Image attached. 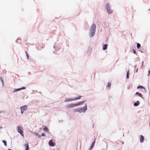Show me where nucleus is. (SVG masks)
Segmentation results:
<instances>
[{
  "mask_svg": "<svg viewBox=\"0 0 150 150\" xmlns=\"http://www.w3.org/2000/svg\"><path fill=\"white\" fill-rule=\"evenodd\" d=\"M24 146L25 147V150H29V147L28 142H26L25 144L24 145Z\"/></svg>",
  "mask_w": 150,
  "mask_h": 150,
  "instance_id": "9d476101",
  "label": "nucleus"
},
{
  "mask_svg": "<svg viewBox=\"0 0 150 150\" xmlns=\"http://www.w3.org/2000/svg\"><path fill=\"white\" fill-rule=\"evenodd\" d=\"M86 102V100H83L78 102V103H76V106H78L80 105H82L83 104Z\"/></svg>",
  "mask_w": 150,
  "mask_h": 150,
  "instance_id": "6e6552de",
  "label": "nucleus"
},
{
  "mask_svg": "<svg viewBox=\"0 0 150 150\" xmlns=\"http://www.w3.org/2000/svg\"><path fill=\"white\" fill-rule=\"evenodd\" d=\"M140 103L139 101H137L136 102L134 103V105L135 106H137Z\"/></svg>",
  "mask_w": 150,
  "mask_h": 150,
  "instance_id": "f3484780",
  "label": "nucleus"
},
{
  "mask_svg": "<svg viewBox=\"0 0 150 150\" xmlns=\"http://www.w3.org/2000/svg\"><path fill=\"white\" fill-rule=\"evenodd\" d=\"M81 97H82V96H79L78 97H76L75 98H74V100H78V99H80L81 98Z\"/></svg>",
  "mask_w": 150,
  "mask_h": 150,
  "instance_id": "6ab92c4d",
  "label": "nucleus"
},
{
  "mask_svg": "<svg viewBox=\"0 0 150 150\" xmlns=\"http://www.w3.org/2000/svg\"><path fill=\"white\" fill-rule=\"evenodd\" d=\"M96 25L93 23L91 26L89 30V35L90 37H93L95 34L96 29Z\"/></svg>",
  "mask_w": 150,
  "mask_h": 150,
  "instance_id": "f257e3e1",
  "label": "nucleus"
},
{
  "mask_svg": "<svg viewBox=\"0 0 150 150\" xmlns=\"http://www.w3.org/2000/svg\"><path fill=\"white\" fill-rule=\"evenodd\" d=\"M138 71V68H137L136 69V72H137V71Z\"/></svg>",
  "mask_w": 150,
  "mask_h": 150,
  "instance_id": "58836bf2",
  "label": "nucleus"
},
{
  "mask_svg": "<svg viewBox=\"0 0 150 150\" xmlns=\"http://www.w3.org/2000/svg\"><path fill=\"white\" fill-rule=\"evenodd\" d=\"M150 75V70H149L148 71V74H147V76H149Z\"/></svg>",
  "mask_w": 150,
  "mask_h": 150,
  "instance_id": "72a5a7b5",
  "label": "nucleus"
},
{
  "mask_svg": "<svg viewBox=\"0 0 150 150\" xmlns=\"http://www.w3.org/2000/svg\"><path fill=\"white\" fill-rule=\"evenodd\" d=\"M17 131L18 133H22V132H23V131L22 129H23V128L21 126L18 125L17 127Z\"/></svg>",
  "mask_w": 150,
  "mask_h": 150,
  "instance_id": "39448f33",
  "label": "nucleus"
},
{
  "mask_svg": "<svg viewBox=\"0 0 150 150\" xmlns=\"http://www.w3.org/2000/svg\"><path fill=\"white\" fill-rule=\"evenodd\" d=\"M20 134L22 136V137H23L24 135V134H23V132H22V133H21Z\"/></svg>",
  "mask_w": 150,
  "mask_h": 150,
  "instance_id": "c9c22d12",
  "label": "nucleus"
},
{
  "mask_svg": "<svg viewBox=\"0 0 150 150\" xmlns=\"http://www.w3.org/2000/svg\"><path fill=\"white\" fill-rule=\"evenodd\" d=\"M20 108L22 109L23 111L27 109V105H24L23 106H21L20 107Z\"/></svg>",
  "mask_w": 150,
  "mask_h": 150,
  "instance_id": "f8f14e48",
  "label": "nucleus"
},
{
  "mask_svg": "<svg viewBox=\"0 0 150 150\" xmlns=\"http://www.w3.org/2000/svg\"><path fill=\"white\" fill-rule=\"evenodd\" d=\"M111 86V83L110 82H109L108 83V85H107L108 87H110Z\"/></svg>",
  "mask_w": 150,
  "mask_h": 150,
  "instance_id": "bb28decb",
  "label": "nucleus"
},
{
  "mask_svg": "<svg viewBox=\"0 0 150 150\" xmlns=\"http://www.w3.org/2000/svg\"><path fill=\"white\" fill-rule=\"evenodd\" d=\"M87 104L86 103L85 104V105L83 107L76 108L74 110V112H79L80 113L82 112H85L87 110Z\"/></svg>",
  "mask_w": 150,
  "mask_h": 150,
  "instance_id": "f03ea898",
  "label": "nucleus"
},
{
  "mask_svg": "<svg viewBox=\"0 0 150 150\" xmlns=\"http://www.w3.org/2000/svg\"><path fill=\"white\" fill-rule=\"evenodd\" d=\"M144 61H143L142 62V67L143 65V64H144Z\"/></svg>",
  "mask_w": 150,
  "mask_h": 150,
  "instance_id": "4c0bfd02",
  "label": "nucleus"
},
{
  "mask_svg": "<svg viewBox=\"0 0 150 150\" xmlns=\"http://www.w3.org/2000/svg\"><path fill=\"white\" fill-rule=\"evenodd\" d=\"M48 144L49 146H54L55 145L54 142H53L52 140V139H51L49 141Z\"/></svg>",
  "mask_w": 150,
  "mask_h": 150,
  "instance_id": "0eeeda50",
  "label": "nucleus"
},
{
  "mask_svg": "<svg viewBox=\"0 0 150 150\" xmlns=\"http://www.w3.org/2000/svg\"><path fill=\"white\" fill-rule=\"evenodd\" d=\"M2 128H3V127H1V126L0 127V129H2Z\"/></svg>",
  "mask_w": 150,
  "mask_h": 150,
  "instance_id": "a19ab883",
  "label": "nucleus"
},
{
  "mask_svg": "<svg viewBox=\"0 0 150 150\" xmlns=\"http://www.w3.org/2000/svg\"><path fill=\"white\" fill-rule=\"evenodd\" d=\"M120 142H121L122 144H123V142L122 141H120Z\"/></svg>",
  "mask_w": 150,
  "mask_h": 150,
  "instance_id": "ea45409f",
  "label": "nucleus"
},
{
  "mask_svg": "<svg viewBox=\"0 0 150 150\" xmlns=\"http://www.w3.org/2000/svg\"><path fill=\"white\" fill-rule=\"evenodd\" d=\"M135 94L136 95H138L140 97L143 98L142 95L140 93H139L138 92H137L135 93Z\"/></svg>",
  "mask_w": 150,
  "mask_h": 150,
  "instance_id": "dca6fc26",
  "label": "nucleus"
},
{
  "mask_svg": "<svg viewBox=\"0 0 150 150\" xmlns=\"http://www.w3.org/2000/svg\"><path fill=\"white\" fill-rule=\"evenodd\" d=\"M43 130L44 131L46 132H48L49 129L47 126H43Z\"/></svg>",
  "mask_w": 150,
  "mask_h": 150,
  "instance_id": "4468645a",
  "label": "nucleus"
},
{
  "mask_svg": "<svg viewBox=\"0 0 150 150\" xmlns=\"http://www.w3.org/2000/svg\"><path fill=\"white\" fill-rule=\"evenodd\" d=\"M139 88H140L141 89H143V88H144V87L142 86H139L137 87V89H139Z\"/></svg>",
  "mask_w": 150,
  "mask_h": 150,
  "instance_id": "4be33fe9",
  "label": "nucleus"
},
{
  "mask_svg": "<svg viewBox=\"0 0 150 150\" xmlns=\"http://www.w3.org/2000/svg\"><path fill=\"white\" fill-rule=\"evenodd\" d=\"M61 46L60 45V44H59L58 42H55L54 45L53 46L54 48L56 50H59L60 49Z\"/></svg>",
  "mask_w": 150,
  "mask_h": 150,
  "instance_id": "20e7f679",
  "label": "nucleus"
},
{
  "mask_svg": "<svg viewBox=\"0 0 150 150\" xmlns=\"http://www.w3.org/2000/svg\"><path fill=\"white\" fill-rule=\"evenodd\" d=\"M25 53L26 54V57H27V59H29V56L27 52L26 51L25 52Z\"/></svg>",
  "mask_w": 150,
  "mask_h": 150,
  "instance_id": "393cba45",
  "label": "nucleus"
},
{
  "mask_svg": "<svg viewBox=\"0 0 150 150\" xmlns=\"http://www.w3.org/2000/svg\"><path fill=\"white\" fill-rule=\"evenodd\" d=\"M8 150H13V149H8Z\"/></svg>",
  "mask_w": 150,
  "mask_h": 150,
  "instance_id": "79ce46f5",
  "label": "nucleus"
},
{
  "mask_svg": "<svg viewBox=\"0 0 150 150\" xmlns=\"http://www.w3.org/2000/svg\"><path fill=\"white\" fill-rule=\"evenodd\" d=\"M0 113H6V111L5 110H2L0 111Z\"/></svg>",
  "mask_w": 150,
  "mask_h": 150,
  "instance_id": "c756f323",
  "label": "nucleus"
},
{
  "mask_svg": "<svg viewBox=\"0 0 150 150\" xmlns=\"http://www.w3.org/2000/svg\"><path fill=\"white\" fill-rule=\"evenodd\" d=\"M76 106V104H70L66 105V107L68 108H73Z\"/></svg>",
  "mask_w": 150,
  "mask_h": 150,
  "instance_id": "423d86ee",
  "label": "nucleus"
},
{
  "mask_svg": "<svg viewBox=\"0 0 150 150\" xmlns=\"http://www.w3.org/2000/svg\"><path fill=\"white\" fill-rule=\"evenodd\" d=\"M21 90H23V89H26V87H23L21 88H20Z\"/></svg>",
  "mask_w": 150,
  "mask_h": 150,
  "instance_id": "7c9ffc66",
  "label": "nucleus"
},
{
  "mask_svg": "<svg viewBox=\"0 0 150 150\" xmlns=\"http://www.w3.org/2000/svg\"><path fill=\"white\" fill-rule=\"evenodd\" d=\"M74 100V98H66L64 100V102H67Z\"/></svg>",
  "mask_w": 150,
  "mask_h": 150,
  "instance_id": "1a4fd4ad",
  "label": "nucleus"
},
{
  "mask_svg": "<svg viewBox=\"0 0 150 150\" xmlns=\"http://www.w3.org/2000/svg\"><path fill=\"white\" fill-rule=\"evenodd\" d=\"M141 46V45L139 43H137V47L138 49H139Z\"/></svg>",
  "mask_w": 150,
  "mask_h": 150,
  "instance_id": "aec40b11",
  "label": "nucleus"
},
{
  "mask_svg": "<svg viewBox=\"0 0 150 150\" xmlns=\"http://www.w3.org/2000/svg\"><path fill=\"white\" fill-rule=\"evenodd\" d=\"M133 53L134 54H136V51L135 50L133 49Z\"/></svg>",
  "mask_w": 150,
  "mask_h": 150,
  "instance_id": "2f4dec72",
  "label": "nucleus"
},
{
  "mask_svg": "<svg viewBox=\"0 0 150 150\" xmlns=\"http://www.w3.org/2000/svg\"><path fill=\"white\" fill-rule=\"evenodd\" d=\"M21 41V40L20 39H17L16 40V43H20V42Z\"/></svg>",
  "mask_w": 150,
  "mask_h": 150,
  "instance_id": "c85d7f7f",
  "label": "nucleus"
},
{
  "mask_svg": "<svg viewBox=\"0 0 150 150\" xmlns=\"http://www.w3.org/2000/svg\"><path fill=\"white\" fill-rule=\"evenodd\" d=\"M34 134L36 135H37L38 137V138H40L41 137V135H40L38 134L35 132L34 133Z\"/></svg>",
  "mask_w": 150,
  "mask_h": 150,
  "instance_id": "a878e982",
  "label": "nucleus"
},
{
  "mask_svg": "<svg viewBox=\"0 0 150 150\" xmlns=\"http://www.w3.org/2000/svg\"><path fill=\"white\" fill-rule=\"evenodd\" d=\"M54 53H55V54H56V53H55L54 52Z\"/></svg>",
  "mask_w": 150,
  "mask_h": 150,
  "instance_id": "c03bdc74",
  "label": "nucleus"
},
{
  "mask_svg": "<svg viewBox=\"0 0 150 150\" xmlns=\"http://www.w3.org/2000/svg\"><path fill=\"white\" fill-rule=\"evenodd\" d=\"M40 50L41 49H42L43 47V45H39V49L40 48Z\"/></svg>",
  "mask_w": 150,
  "mask_h": 150,
  "instance_id": "cd10ccee",
  "label": "nucleus"
},
{
  "mask_svg": "<svg viewBox=\"0 0 150 150\" xmlns=\"http://www.w3.org/2000/svg\"><path fill=\"white\" fill-rule=\"evenodd\" d=\"M140 141L141 143H143L144 141V136L141 135L140 136Z\"/></svg>",
  "mask_w": 150,
  "mask_h": 150,
  "instance_id": "9b49d317",
  "label": "nucleus"
},
{
  "mask_svg": "<svg viewBox=\"0 0 150 150\" xmlns=\"http://www.w3.org/2000/svg\"><path fill=\"white\" fill-rule=\"evenodd\" d=\"M144 91V92H146V89H145V88L144 87V88H143Z\"/></svg>",
  "mask_w": 150,
  "mask_h": 150,
  "instance_id": "e433bc0d",
  "label": "nucleus"
},
{
  "mask_svg": "<svg viewBox=\"0 0 150 150\" xmlns=\"http://www.w3.org/2000/svg\"><path fill=\"white\" fill-rule=\"evenodd\" d=\"M0 80L1 81V82L2 83V86H3V87L4 86V80H3V79L2 78V77H1L0 78Z\"/></svg>",
  "mask_w": 150,
  "mask_h": 150,
  "instance_id": "a211bd4d",
  "label": "nucleus"
},
{
  "mask_svg": "<svg viewBox=\"0 0 150 150\" xmlns=\"http://www.w3.org/2000/svg\"><path fill=\"white\" fill-rule=\"evenodd\" d=\"M21 110V114H23V113L24 111L21 108H20Z\"/></svg>",
  "mask_w": 150,
  "mask_h": 150,
  "instance_id": "473e14b6",
  "label": "nucleus"
},
{
  "mask_svg": "<svg viewBox=\"0 0 150 150\" xmlns=\"http://www.w3.org/2000/svg\"><path fill=\"white\" fill-rule=\"evenodd\" d=\"M20 90H21V89H20V88H17V89H15L14 91H13V92H16L18 91H20Z\"/></svg>",
  "mask_w": 150,
  "mask_h": 150,
  "instance_id": "412c9836",
  "label": "nucleus"
},
{
  "mask_svg": "<svg viewBox=\"0 0 150 150\" xmlns=\"http://www.w3.org/2000/svg\"><path fill=\"white\" fill-rule=\"evenodd\" d=\"M2 142L4 143V145L6 146H7V142L5 140H2Z\"/></svg>",
  "mask_w": 150,
  "mask_h": 150,
  "instance_id": "5701e85b",
  "label": "nucleus"
},
{
  "mask_svg": "<svg viewBox=\"0 0 150 150\" xmlns=\"http://www.w3.org/2000/svg\"><path fill=\"white\" fill-rule=\"evenodd\" d=\"M105 9L108 14H111L113 12V11L111 9V6L109 3H107L105 6Z\"/></svg>",
  "mask_w": 150,
  "mask_h": 150,
  "instance_id": "7ed1b4c3",
  "label": "nucleus"
},
{
  "mask_svg": "<svg viewBox=\"0 0 150 150\" xmlns=\"http://www.w3.org/2000/svg\"><path fill=\"white\" fill-rule=\"evenodd\" d=\"M129 70L127 72V75H126V78L127 79H128L129 78Z\"/></svg>",
  "mask_w": 150,
  "mask_h": 150,
  "instance_id": "b1692460",
  "label": "nucleus"
},
{
  "mask_svg": "<svg viewBox=\"0 0 150 150\" xmlns=\"http://www.w3.org/2000/svg\"><path fill=\"white\" fill-rule=\"evenodd\" d=\"M42 129V128H40V129Z\"/></svg>",
  "mask_w": 150,
  "mask_h": 150,
  "instance_id": "a18cd8bd",
  "label": "nucleus"
},
{
  "mask_svg": "<svg viewBox=\"0 0 150 150\" xmlns=\"http://www.w3.org/2000/svg\"><path fill=\"white\" fill-rule=\"evenodd\" d=\"M134 68H135L136 67V66H134Z\"/></svg>",
  "mask_w": 150,
  "mask_h": 150,
  "instance_id": "37998d69",
  "label": "nucleus"
},
{
  "mask_svg": "<svg viewBox=\"0 0 150 150\" xmlns=\"http://www.w3.org/2000/svg\"><path fill=\"white\" fill-rule=\"evenodd\" d=\"M41 136L45 137V133H42V134H41Z\"/></svg>",
  "mask_w": 150,
  "mask_h": 150,
  "instance_id": "f704fd0d",
  "label": "nucleus"
},
{
  "mask_svg": "<svg viewBox=\"0 0 150 150\" xmlns=\"http://www.w3.org/2000/svg\"><path fill=\"white\" fill-rule=\"evenodd\" d=\"M95 143V140H94L93 141V142L91 144L89 150H91V149H92L93 148Z\"/></svg>",
  "mask_w": 150,
  "mask_h": 150,
  "instance_id": "ddd939ff",
  "label": "nucleus"
},
{
  "mask_svg": "<svg viewBox=\"0 0 150 150\" xmlns=\"http://www.w3.org/2000/svg\"><path fill=\"white\" fill-rule=\"evenodd\" d=\"M108 45L107 44H105L103 45V50H106L108 47Z\"/></svg>",
  "mask_w": 150,
  "mask_h": 150,
  "instance_id": "2eb2a0df",
  "label": "nucleus"
}]
</instances>
